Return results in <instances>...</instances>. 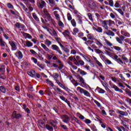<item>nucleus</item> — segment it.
I'll use <instances>...</instances> for the list:
<instances>
[{"instance_id":"nucleus-6","label":"nucleus","mask_w":131,"mask_h":131,"mask_svg":"<svg viewBox=\"0 0 131 131\" xmlns=\"http://www.w3.org/2000/svg\"><path fill=\"white\" fill-rule=\"evenodd\" d=\"M88 6L90 9H95L97 7L96 3L93 0H88Z\"/></svg>"},{"instance_id":"nucleus-53","label":"nucleus","mask_w":131,"mask_h":131,"mask_svg":"<svg viewBox=\"0 0 131 131\" xmlns=\"http://www.w3.org/2000/svg\"><path fill=\"white\" fill-rule=\"evenodd\" d=\"M46 128H47V129H48L49 130H53V127L48 124L46 125Z\"/></svg>"},{"instance_id":"nucleus-2","label":"nucleus","mask_w":131,"mask_h":131,"mask_svg":"<svg viewBox=\"0 0 131 131\" xmlns=\"http://www.w3.org/2000/svg\"><path fill=\"white\" fill-rule=\"evenodd\" d=\"M77 92H79L80 94H83L86 97L91 98V93H90L88 91L81 88V87H77L76 89Z\"/></svg>"},{"instance_id":"nucleus-42","label":"nucleus","mask_w":131,"mask_h":131,"mask_svg":"<svg viewBox=\"0 0 131 131\" xmlns=\"http://www.w3.org/2000/svg\"><path fill=\"white\" fill-rule=\"evenodd\" d=\"M53 76L54 79H58V77H59V74L57 73H54L53 74Z\"/></svg>"},{"instance_id":"nucleus-33","label":"nucleus","mask_w":131,"mask_h":131,"mask_svg":"<svg viewBox=\"0 0 131 131\" xmlns=\"http://www.w3.org/2000/svg\"><path fill=\"white\" fill-rule=\"evenodd\" d=\"M96 45L98 46L99 49H101L103 47V44L98 40H96Z\"/></svg>"},{"instance_id":"nucleus-8","label":"nucleus","mask_w":131,"mask_h":131,"mask_svg":"<svg viewBox=\"0 0 131 131\" xmlns=\"http://www.w3.org/2000/svg\"><path fill=\"white\" fill-rule=\"evenodd\" d=\"M101 26L104 29H106V30H108L109 29V28L108 27V21L107 20H100Z\"/></svg>"},{"instance_id":"nucleus-18","label":"nucleus","mask_w":131,"mask_h":131,"mask_svg":"<svg viewBox=\"0 0 131 131\" xmlns=\"http://www.w3.org/2000/svg\"><path fill=\"white\" fill-rule=\"evenodd\" d=\"M21 33L23 34L25 38H29V39H31L32 38V36L27 33H25L24 32H21Z\"/></svg>"},{"instance_id":"nucleus-35","label":"nucleus","mask_w":131,"mask_h":131,"mask_svg":"<svg viewBox=\"0 0 131 131\" xmlns=\"http://www.w3.org/2000/svg\"><path fill=\"white\" fill-rule=\"evenodd\" d=\"M71 23L73 27H76V21L75 19H73L71 20Z\"/></svg>"},{"instance_id":"nucleus-23","label":"nucleus","mask_w":131,"mask_h":131,"mask_svg":"<svg viewBox=\"0 0 131 131\" xmlns=\"http://www.w3.org/2000/svg\"><path fill=\"white\" fill-rule=\"evenodd\" d=\"M32 72H34L33 74V77H36L37 78H40V75L36 72L35 71L32 70Z\"/></svg>"},{"instance_id":"nucleus-28","label":"nucleus","mask_w":131,"mask_h":131,"mask_svg":"<svg viewBox=\"0 0 131 131\" xmlns=\"http://www.w3.org/2000/svg\"><path fill=\"white\" fill-rule=\"evenodd\" d=\"M96 90L97 91H98V93H99L100 94H105V90L99 87H97Z\"/></svg>"},{"instance_id":"nucleus-55","label":"nucleus","mask_w":131,"mask_h":131,"mask_svg":"<svg viewBox=\"0 0 131 131\" xmlns=\"http://www.w3.org/2000/svg\"><path fill=\"white\" fill-rule=\"evenodd\" d=\"M125 93L127 95L129 96V97H131V91L129 89H127L125 91Z\"/></svg>"},{"instance_id":"nucleus-37","label":"nucleus","mask_w":131,"mask_h":131,"mask_svg":"<svg viewBox=\"0 0 131 131\" xmlns=\"http://www.w3.org/2000/svg\"><path fill=\"white\" fill-rule=\"evenodd\" d=\"M62 34L66 37L67 36H68V35L70 34L69 31L68 30H65L63 32H62Z\"/></svg>"},{"instance_id":"nucleus-17","label":"nucleus","mask_w":131,"mask_h":131,"mask_svg":"<svg viewBox=\"0 0 131 131\" xmlns=\"http://www.w3.org/2000/svg\"><path fill=\"white\" fill-rule=\"evenodd\" d=\"M41 47L43 48L45 51H46V52H47V53H51V50H50V49H49V48H48V47H47L46 45L41 43Z\"/></svg>"},{"instance_id":"nucleus-16","label":"nucleus","mask_w":131,"mask_h":131,"mask_svg":"<svg viewBox=\"0 0 131 131\" xmlns=\"http://www.w3.org/2000/svg\"><path fill=\"white\" fill-rule=\"evenodd\" d=\"M75 63L76 66H79V65L83 66V65H84V61L82 60H78Z\"/></svg>"},{"instance_id":"nucleus-19","label":"nucleus","mask_w":131,"mask_h":131,"mask_svg":"<svg viewBox=\"0 0 131 131\" xmlns=\"http://www.w3.org/2000/svg\"><path fill=\"white\" fill-rule=\"evenodd\" d=\"M13 116H14V118H16V119H19V118H21L22 117V115L20 114H16V111H14L13 113Z\"/></svg>"},{"instance_id":"nucleus-30","label":"nucleus","mask_w":131,"mask_h":131,"mask_svg":"<svg viewBox=\"0 0 131 131\" xmlns=\"http://www.w3.org/2000/svg\"><path fill=\"white\" fill-rule=\"evenodd\" d=\"M57 118H59V117L54 116L53 118V120H51V121L53 122V123H55V124H57L58 123V119Z\"/></svg>"},{"instance_id":"nucleus-29","label":"nucleus","mask_w":131,"mask_h":131,"mask_svg":"<svg viewBox=\"0 0 131 131\" xmlns=\"http://www.w3.org/2000/svg\"><path fill=\"white\" fill-rule=\"evenodd\" d=\"M107 24L110 27L112 26L113 24H115V22H114V21L112 20L111 19L107 20Z\"/></svg>"},{"instance_id":"nucleus-47","label":"nucleus","mask_w":131,"mask_h":131,"mask_svg":"<svg viewBox=\"0 0 131 131\" xmlns=\"http://www.w3.org/2000/svg\"><path fill=\"white\" fill-rule=\"evenodd\" d=\"M30 52L33 55H35V56H38V54H37V53H36V52H35L34 50L32 49L30 50Z\"/></svg>"},{"instance_id":"nucleus-3","label":"nucleus","mask_w":131,"mask_h":131,"mask_svg":"<svg viewBox=\"0 0 131 131\" xmlns=\"http://www.w3.org/2000/svg\"><path fill=\"white\" fill-rule=\"evenodd\" d=\"M52 50H53V51H56L57 53H58L60 55H63V53L62 51L60 50V48L58 47V46L56 45H53L51 46Z\"/></svg>"},{"instance_id":"nucleus-11","label":"nucleus","mask_w":131,"mask_h":131,"mask_svg":"<svg viewBox=\"0 0 131 131\" xmlns=\"http://www.w3.org/2000/svg\"><path fill=\"white\" fill-rule=\"evenodd\" d=\"M33 46V43H32L31 41L27 40L25 41V43L24 44V48H26V47H27V48H30Z\"/></svg>"},{"instance_id":"nucleus-1","label":"nucleus","mask_w":131,"mask_h":131,"mask_svg":"<svg viewBox=\"0 0 131 131\" xmlns=\"http://www.w3.org/2000/svg\"><path fill=\"white\" fill-rule=\"evenodd\" d=\"M43 18H45V19H47L48 21H50L52 23V24H55V20L53 19L52 18V16H51V14L49 13V12H48V10L47 9H44L43 10Z\"/></svg>"},{"instance_id":"nucleus-32","label":"nucleus","mask_w":131,"mask_h":131,"mask_svg":"<svg viewBox=\"0 0 131 131\" xmlns=\"http://www.w3.org/2000/svg\"><path fill=\"white\" fill-rule=\"evenodd\" d=\"M104 41L107 45V46H108V47H112V46H113L112 43H111L110 41L107 40V39H104Z\"/></svg>"},{"instance_id":"nucleus-4","label":"nucleus","mask_w":131,"mask_h":131,"mask_svg":"<svg viewBox=\"0 0 131 131\" xmlns=\"http://www.w3.org/2000/svg\"><path fill=\"white\" fill-rule=\"evenodd\" d=\"M60 118L62 120V122L64 123H68L70 121V118L67 115H63L60 117Z\"/></svg>"},{"instance_id":"nucleus-12","label":"nucleus","mask_w":131,"mask_h":131,"mask_svg":"<svg viewBox=\"0 0 131 131\" xmlns=\"http://www.w3.org/2000/svg\"><path fill=\"white\" fill-rule=\"evenodd\" d=\"M15 55L19 60H21V59L23 58V54H22V52L20 51H17L16 53H15Z\"/></svg>"},{"instance_id":"nucleus-51","label":"nucleus","mask_w":131,"mask_h":131,"mask_svg":"<svg viewBox=\"0 0 131 131\" xmlns=\"http://www.w3.org/2000/svg\"><path fill=\"white\" fill-rule=\"evenodd\" d=\"M94 103H95V104L97 105V106H98L99 107H101L102 105H101V103L98 102V101L94 100Z\"/></svg>"},{"instance_id":"nucleus-60","label":"nucleus","mask_w":131,"mask_h":131,"mask_svg":"<svg viewBox=\"0 0 131 131\" xmlns=\"http://www.w3.org/2000/svg\"><path fill=\"white\" fill-rule=\"evenodd\" d=\"M7 7L9 9H14V6L11 3H8Z\"/></svg>"},{"instance_id":"nucleus-27","label":"nucleus","mask_w":131,"mask_h":131,"mask_svg":"<svg viewBox=\"0 0 131 131\" xmlns=\"http://www.w3.org/2000/svg\"><path fill=\"white\" fill-rule=\"evenodd\" d=\"M45 45H46V46H47V47H50V46H51L52 45V41H51L50 40L47 39L45 41Z\"/></svg>"},{"instance_id":"nucleus-49","label":"nucleus","mask_w":131,"mask_h":131,"mask_svg":"<svg viewBox=\"0 0 131 131\" xmlns=\"http://www.w3.org/2000/svg\"><path fill=\"white\" fill-rule=\"evenodd\" d=\"M113 49H114V50H116V51H121V48H120L118 46H114Z\"/></svg>"},{"instance_id":"nucleus-25","label":"nucleus","mask_w":131,"mask_h":131,"mask_svg":"<svg viewBox=\"0 0 131 131\" xmlns=\"http://www.w3.org/2000/svg\"><path fill=\"white\" fill-rule=\"evenodd\" d=\"M46 2L41 1V2L39 3V8H40V9H43V8H45V7H46Z\"/></svg>"},{"instance_id":"nucleus-63","label":"nucleus","mask_w":131,"mask_h":131,"mask_svg":"<svg viewBox=\"0 0 131 131\" xmlns=\"http://www.w3.org/2000/svg\"><path fill=\"white\" fill-rule=\"evenodd\" d=\"M95 51L97 54H103V52L100 50V49H95Z\"/></svg>"},{"instance_id":"nucleus-26","label":"nucleus","mask_w":131,"mask_h":131,"mask_svg":"<svg viewBox=\"0 0 131 131\" xmlns=\"http://www.w3.org/2000/svg\"><path fill=\"white\" fill-rule=\"evenodd\" d=\"M77 76L78 79L80 80L79 82H81V83L84 84V79H83V78L80 75H78Z\"/></svg>"},{"instance_id":"nucleus-46","label":"nucleus","mask_w":131,"mask_h":131,"mask_svg":"<svg viewBox=\"0 0 131 131\" xmlns=\"http://www.w3.org/2000/svg\"><path fill=\"white\" fill-rule=\"evenodd\" d=\"M108 5L110 6V7H114V3L113 2V0H110V1H108Z\"/></svg>"},{"instance_id":"nucleus-56","label":"nucleus","mask_w":131,"mask_h":131,"mask_svg":"<svg viewBox=\"0 0 131 131\" xmlns=\"http://www.w3.org/2000/svg\"><path fill=\"white\" fill-rule=\"evenodd\" d=\"M63 51H64L65 52L67 53V54H68L70 52V50H69V49H68V48H66V47H64V48H63Z\"/></svg>"},{"instance_id":"nucleus-41","label":"nucleus","mask_w":131,"mask_h":131,"mask_svg":"<svg viewBox=\"0 0 131 131\" xmlns=\"http://www.w3.org/2000/svg\"><path fill=\"white\" fill-rule=\"evenodd\" d=\"M6 71V68L5 67V66H2L0 67V72H5Z\"/></svg>"},{"instance_id":"nucleus-40","label":"nucleus","mask_w":131,"mask_h":131,"mask_svg":"<svg viewBox=\"0 0 131 131\" xmlns=\"http://www.w3.org/2000/svg\"><path fill=\"white\" fill-rule=\"evenodd\" d=\"M32 16H33L34 19H35V20H36V21H39V19L38 18L37 16L36 15V14L33 13H32Z\"/></svg>"},{"instance_id":"nucleus-62","label":"nucleus","mask_w":131,"mask_h":131,"mask_svg":"<svg viewBox=\"0 0 131 131\" xmlns=\"http://www.w3.org/2000/svg\"><path fill=\"white\" fill-rule=\"evenodd\" d=\"M31 60L34 62L35 64H37V59L34 57H32Z\"/></svg>"},{"instance_id":"nucleus-13","label":"nucleus","mask_w":131,"mask_h":131,"mask_svg":"<svg viewBox=\"0 0 131 131\" xmlns=\"http://www.w3.org/2000/svg\"><path fill=\"white\" fill-rule=\"evenodd\" d=\"M116 39L119 43H120L121 45H122V40L124 39V36L121 35L119 36V37H116Z\"/></svg>"},{"instance_id":"nucleus-22","label":"nucleus","mask_w":131,"mask_h":131,"mask_svg":"<svg viewBox=\"0 0 131 131\" xmlns=\"http://www.w3.org/2000/svg\"><path fill=\"white\" fill-rule=\"evenodd\" d=\"M121 33L122 35H124V36H126V37H129V36H130V34L125 31H121Z\"/></svg>"},{"instance_id":"nucleus-52","label":"nucleus","mask_w":131,"mask_h":131,"mask_svg":"<svg viewBox=\"0 0 131 131\" xmlns=\"http://www.w3.org/2000/svg\"><path fill=\"white\" fill-rule=\"evenodd\" d=\"M87 15L88 16L90 20H91V21H93V15H92V14H91V13H88L87 14Z\"/></svg>"},{"instance_id":"nucleus-34","label":"nucleus","mask_w":131,"mask_h":131,"mask_svg":"<svg viewBox=\"0 0 131 131\" xmlns=\"http://www.w3.org/2000/svg\"><path fill=\"white\" fill-rule=\"evenodd\" d=\"M0 92L3 94H6V88L3 86H0Z\"/></svg>"},{"instance_id":"nucleus-9","label":"nucleus","mask_w":131,"mask_h":131,"mask_svg":"<svg viewBox=\"0 0 131 131\" xmlns=\"http://www.w3.org/2000/svg\"><path fill=\"white\" fill-rule=\"evenodd\" d=\"M103 34H106L108 36H115V33L110 30H107V31H104Z\"/></svg>"},{"instance_id":"nucleus-64","label":"nucleus","mask_w":131,"mask_h":131,"mask_svg":"<svg viewBox=\"0 0 131 131\" xmlns=\"http://www.w3.org/2000/svg\"><path fill=\"white\" fill-rule=\"evenodd\" d=\"M126 101H127V102L128 103H129V104H131V99L128 98V97H126Z\"/></svg>"},{"instance_id":"nucleus-36","label":"nucleus","mask_w":131,"mask_h":131,"mask_svg":"<svg viewBox=\"0 0 131 131\" xmlns=\"http://www.w3.org/2000/svg\"><path fill=\"white\" fill-rule=\"evenodd\" d=\"M87 37L89 39H90L91 40H94V35L92 34H89L87 35Z\"/></svg>"},{"instance_id":"nucleus-61","label":"nucleus","mask_w":131,"mask_h":131,"mask_svg":"<svg viewBox=\"0 0 131 131\" xmlns=\"http://www.w3.org/2000/svg\"><path fill=\"white\" fill-rule=\"evenodd\" d=\"M51 67H54V68H58V64H57V63H51Z\"/></svg>"},{"instance_id":"nucleus-24","label":"nucleus","mask_w":131,"mask_h":131,"mask_svg":"<svg viewBox=\"0 0 131 131\" xmlns=\"http://www.w3.org/2000/svg\"><path fill=\"white\" fill-rule=\"evenodd\" d=\"M117 113H119V114H120V115H122V116H125V115H126V114H127V113H126V112L121 111L119 110L117 111Z\"/></svg>"},{"instance_id":"nucleus-20","label":"nucleus","mask_w":131,"mask_h":131,"mask_svg":"<svg viewBox=\"0 0 131 131\" xmlns=\"http://www.w3.org/2000/svg\"><path fill=\"white\" fill-rule=\"evenodd\" d=\"M38 123L39 125V126H40V127H42V128H43L44 127H46V124H45V122H43V121L39 120L38 121Z\"/></svg>"},{"instance_id":"nucleus-14","label":"nucleus","mask_w":131,"mask_h":131,"mask_svg":"<svg viewBox=\"0 0 131 131\" xmlns=\"http://www.w3.org/2000/svg\"><path fill=\"white\" fill-rule=\"evenodd\" d=\"M59 98H60V99H61V100L66 102V103H67V104H68V106H69V107H71V105H70V102L69 101H68V100L67 99L65 98V97L64 96H59Z\"/></svg>"},{"instance_id":"nucleus-45","label":"nucleus","mask_w":131,"mask_h":131,"mask_svg":"<svg viewBox=\"0 0 131 131\" xmlns=\"http://www.w3.org/2000/svg\"><path fill=\"white\" fill-rule=\"evenodd\" d=\"M96 30L97 31V32H99L100 33L103 32V29L100 27H97V28L96 29Z\"/></svg>"},{"instance_id":"nucleus-38","label":"nucleus","mask_w":131,"mask_h":131,"mask_svg":"<svg viewBox=\"0 0 131 131\" xmlns=\"http://www.w3.org/2000/svg\"><path fill=\"white\" fill-rule=\"evenodd\" d=\"M115 10L117 11V12L120 13L122 15V16H123V15H124V13L122 11V9H115Z\"/></svg>"},{"instance_id":"nucleus-44","label":"nucleus","mask_w":131,"mask_h":131,"mask_svg":"<svg viewBox=\"0 0 131 131\" xmlns=\"http://www.w3.org/2000/svg\"><path fill=\"white\" fill-rule=\"evenodd\" d=\"M49 5L50 6H55V1L54 0H48Z\"/></svg>"},{"instance_id":"nucleus-15","label":"nucleus","mask_w":131,"mask_h":131,"mask_svg":"<svg viewBox=\"0 0 131 131\" xmlns=\"http://www.w3.org/2000/svg\"><path fill=\"white\" fill-rule=\"evenodd\" d=\"M77 21H78L79 24H82V16L81 14L76 15Z\"/></svg>"},{"instance_id":"nucleus-7","label":"nucleus","mask_w":131,"mask_h":131,"mask_svg":"<svg viewBox=\"0 0 131 131\" xmlns=\"http://www.w3.org/2000/svg\"><path fill=\"white\" fill-rule=\"evenodd\" d=\"M15 28H18V29L21 28L22 30L25 31V25L20 23H16L14 25Z\"/></svg>"},{"instance_id":"nucleus-43","label":"nucleus","mask_w":131,"mask_h":131,"mask_svg":"<svg viewBox=\"0 0 131 131\" xmlns=\"http://www.w3.org/2000/svg\"><path fill=\"white\" fill-rule=\"evenodd\" d=\"M71 119L72 120H74V121H75V122H77V123H79V120L77 119V118H76V117H71Z\"/></svg>"},{"instance_id":"nucleus-21","label":"nucleus","mask_w":131,"mask_h":131,"mask_svg":"<svg viewBox=\"0 0 131 131\" xmlns=\"http://www.w3.org/2000/svg\"><path fill=\"white\" fill-rule=\"evenodd\" d=\"M112 88L113 89H114L116 92H120V93H123L122 90L120 89L117 86H116V85H114Z\"/></svg>"},{"instance_id":"nucleus-48","label":"nucleus","mask_w":131,"mask_h":131,"mask_svg":"<svg viewBox=\"0 0 131 131\" xmlns=\"http://www.w3.org/2000/svg\"><path fill=\"white\" fill-rule=\"evenodd\" d=\"M51 35H53V36H57L58 34H57V32H56V31L53 29L52 31V34H51Z\"/></svg>"},{"instance_id":"nucleus-50","label":"nucleus","mask_w":131,"mask_h":131,"mask_svg":"<svg viewBox=\"0 0 131 131\" xmlns=\"http://www.w3.org/2000/svg\"><path fill=\"white\" fill-rule=\"evenodd\" d=\"M57 21H58V24L59 26H60V27L64 26V24H63V22H62V21H61L60 19L59 20H57Z\"/></svg>"},{"instance_id":"nucleus-54","label":"nucleus","mask_w":131,"mask_h":131,"mask_svg":"<svg viewBox=\"0 0 131 131\" xmlns=\"http://www.w3.org/2000/svg\"><path fill=\"white\" fill-rule=\"evenodd\" d=\"M67 18L69 21L72 20V16H71V14H70L69 13L67 14Z\"/></svg>"},{"instance_id":"nucleus-57","label":"nucleus","mask_w":131,"mask_h":131,"mask_svg":"<svg viewBox=\"0 0 131 131\" xmlns=\"http://www.w3.org/2000/svg\"><path fill=\"white\" fill-rule=\"evenodd\" d=\"M46 81L48 83H49L50 85H51V86H54V83H53V82L50 81V80H49L48 79L46 80Z\"/></svg>"},{"instance_id":"nucleus-39","label":"nucleus","mask_w":131,"mask_h":131,"mask_svg":"<svg viewBox=\"0 0 131 131\" xmlns=\"http://www.w3.org/2000/svg\"><path fill=\"white\" fill-rule=\"evenodd\" d=\"M49 123H50V124H51V125L53 126V127H54V128H55V129L57 128V125L54 124V122L53 121H51V120L50 121Z\"/></svg>"},{"instance_id":"nucleus-59","label":"nucleus","mask_w":131,"mask_h":131,"mask_svg":"<svg viewBox=\"0 0 131 131\" xmlns=\"http://www.w3.org/2000/svg\"><path fill=\"white\" fill-rule=\"evenodd\" d=\"M115 8H120V4L118 2H116L114 5Z\"/></svg>"},{"instance_id":"nucleus-58","label":"nucleus","mask_w":131,"mask_h":131,"mask_svg":"<svg viewBox=\"0 0 131 131\" xmlns=\"http://www.w3.org/2000/svg\"><path fill=\"white\" fill-rule=\"evenodd\" d=\"M80 74H81V75L84 76L86 75V74H88V73L84 72V71L83 70H81L80 72Z\"/></svg>"},{"instance_id":"nucleus-31","label":"nucleus","mask_w":131,"mask_h":131,"mask_svg":"<svg viewBox=\"0 0 131 131\" xmlns=\"http://www.w3.org/2000/svg\"><path fill=\"white\" fill-rule=\"evenodd\" d=\"M79 32V30L77 28H75L74 29L73 31V34L74 35H76V33H78Z\"/></svg>"},{"instance_id":"nucleus-5","label":"nucleus","mask_w":131,"mask_h":131,"mask_svg":"<svg viewBox=\"0 0 131 131\" xmlns=\"http://www.w3.org/2000/svg\"><path fill=\"white\" fill-rule=\"evenodd\" d=\"M0 46L1 47V50H5L8 48V45L5 41L3 40V38H0Z\"/></svg>"},{"instance_id":"nucleus-10","label":"nucleus","mask_w":131,"mask_h":131,"mask_svg":"<svg viewBox=\"0 0 131 131\" xmlns=\"http://www.w3.org/2000/svg\"><path fill=\"white\" fill-rule=\"evenodd\" d=\"M9 43L11 47L12 51H16V50H17V46H16V43H15L14 41H9Z\"/></svg>"}]
</instances>
